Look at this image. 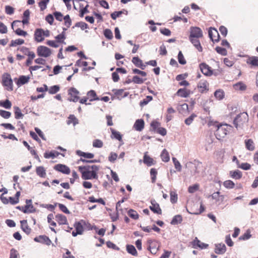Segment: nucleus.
Returning a JSON list of instances; mask_svg holds the SVG:
<instances>
[{
	"instance_id": "obj_1",
	"label": "nucleus",
	"mask_w": 258,
	"mask_h": 258,
	"mask_svg": "<svg viewBox=\"0 0 258 258\" xmlns=\"http://www.w3.org/2000/svg\"><path fill=\"white\" fill-rule=\"evenodd\" d=\"M99 169V166L96 165H87L78 167V170L81 173L82 178L85 180L98 179V172Z\"/></svg>"
},
{
	"instance_id": "obj_2",
	"label": "nucleus",
	"mask_w": 258,
	"mask_h": 258,
	"mask_svg": "<svg viewBox=\"0 0 258 258\" xmlns=\"http://www.w3.org/2000/svg\"><path fill=\"white\" fill-rule=\"evenodd\" d=\"M209 126L213 125L217 127L215 133L216 138L220 140L224 138L231 130L232 126L227 124H219L217 122L210 121L208 123Z\"/></svg>"
},
{
	"instance_id": "obj_3",
	"label": "nucleus",
	"mask_w": 258,
	"mask_h": 258,
	"mask_svg": "<svg viewBox=\"0 0 258 258\" xmlns=\"http://www.w3.org/2000/svg\"><path fill=\"white\" fill-rule=\"evenodd\" d=\"M1 83L3 86L7 91H12L13 90V82L10 74L5 73L2 75Z\"/></svg>"
},
{
	"instance_id": "obj_4",
	"label": "nucleus",
	"mask_w": 258,
	"mask_h": 258,
	"mask_svg": "<svg viewBox=\"0 0 258 258\" xmlns=\"http://www.w3.org/2000/svg\"><path fill=\"white\" fill-rule=\"evenodd\" d=\"M248 120V116L246 112L238 114L233 120V124L236 128L240 127Z\"/></svg>"
},
{
	"instance_id": "obj_5",
	"label": "nucleus",
	"mask_w": 258,
	"mask_h": 258,
	"mask_svg": "<svg viewBox=\"0 0 258 258\" xmlns=\"http://www.w3.org/2000/svg\"><path fill=\"white\" fill-rule=\"evenodd\" d=\"M49 34V31L48 30H44L42 28H37L34 32V39L38 42H41L44 40L45 37H48Z\"/></svg>"
},
{
	"instance_id": "obj_6",
	"label": "nucleus",
	"mask_w": 258,
	"mask_h": 258,
	"mask_svg": "<svg viewBox=\"0 0 258 258\" xmlns=\"http://www.w3.org/2000/svg\"><path fill=\"white\" fill-rule=\"evenodd\" d=\"M148 244V249L153 254H156L160 247L159 242L154 239H148L147 241Z\"/></svg>"
},
{
	"instance_id": "obj_7",
	"label": "nucleus",
	"mask_w": 258,
	"mask_h": 258,
	"mask_svg": "<svg viewBox=\"0 0 258 258\" xmlns=\"http://www.w3.org/2000/svg\"><path fill=\"white\" fill-rule=\"evenodd\" d=\"M37 53L39 56L47 57L50 55L51 52L47 47L39 46L37 48Z\"/></svg>"
},
{
	"instance_id": "obj_8",
	"label": "nucleus",
	"mask_w": 258,
	"mask_h": 258,
	"mask_svg": "<svg viewBox=\"0 0 258 258\" xmlns=\"http://www.w3.org/2000/svg\"><path fill=\"white\" fill-rule=\"evenodd\" d=\"M68 94L70 96L68 100L70 101L77 102L79 100V92L75 88H71L68 91Z\"/></svg>"
},
{
	"instance_id": "obj_9",
	"label": "nucleus",
	"mask_w": 258,
	"mask_h": 258,
	"mask_svg": "<svg viewBox=\"0 0 258 258\" xmlns=\"http://www.w3.org/2000/svg\"><path fill=\"white\" fill-rule=\"evenodd\" d=\"M203 36L202 30L197 27H191L190 28V35L189 38H199Z\"/></svg>"
},
{
	"instance_id": "obj_10",
	"label": "nucleus",
	"mask_w": 258,
	"mask_h": 258,
	"mask_svg": "<svg viewBox=\"0 0 258 258\" xmlns=\"http://www.w3.org/2000/svg\"><path fill=\"white\" fill-rule=\"evenodd\" d=\"M197 88L199 91L202 93L209 91V83L206 80H201L198 84Z\"/></svg>"
},
{
	"instance_id": "obj_11",
	"label": "nucleus",
	"mask_w": 258,
	"mask_h": 258,
	"mask_svg": "<svg viewBox=\"0 0 258 258\" xmlns=\"http://www.w3.org/2000/svg\"><path fill=\"white\" fill-rule=\"evenodd\" d=\"M191 244L193 248H199L201 249H206L208 248L209 246L208 244L201 242L197 237L195 238V239L191 242Z\"/></svg>"
},
{
	"instance_id": "obj_12",
	"label": "nucleus",
	"mask_w": 258,
	"mask_h": 258,
	"mask_svg": "<svg viewBox=\"0 0 258 258\" xmlns=\"http://www.w3.org/2000/svg\"><path fill=\"white\" fill-rule=\"evenodd\" d=\"M200 68L202 73L206 76H212V68L205 63L200 64Z\"/></svg>"
},
{
	"instance_id": "obj_13",
	"label": "nucleus",
	"mask_w": 258,
	"mask_h": 258,
	"mask_svg": "<svg viewBox=\"0 0 258 258\" xmlns=\"http://www.w3.org/2000/svg\"><path fill=\"white\" fill-rule=\"evenodd\" d=\"M75 231L72 232V235L74 237L77 235L82 234L84 231V228L80 222H76L74 224Z\"/></svg>"
},
{
	"instance_id": "obj_14",
	"label": "nucleus",
	"mask_w": 258,
	"mask_h": 258,
	"mask_svg": "<svg viewBox=\"0 0 258 258\" xmlns=\"http://www.w3.org/2000/svg\"><path fill=\"white\" fill-rule=\"evenodd\" d=\"M34 241L45 244L47 245H50L51 243V241L50 240L49 237L45 235H40L38 237H36L34 238Z\"/></svg>"
},
{
	"instance_id": "obj_15",
	"label": "nucleus",
	"mask_w": 258,
	"mask_h": 258,
	"mask_svg": "<svg viewBox=\"0 0 258 258\" xmlns=\"http://www.w3.org/2000/svg\"><path fill=\"white\" fill-rule=\"evenodd\" d=\"M151 206H150V210L154 213L158 214H161L162 210L160 208L159 205L156 202L155 200L151 201Z\"/></svg>"
},
{
	"instance_id": "obj_16",
	"label": "nucleus",
	"mask_w": 258,
	"mask_h": 258,
	"mask_svg": "<svg viewBox=\"0 0 258 258\" xmlns=\"http://www.w3.org/2000/svg\"><path fill=\"white\" fill-rule=\"evenodd\" d=\"M54 169L55 170L59 171L62 173L69 174H70L71 170L69 167L63 164H57L55 165Z\"/></svg>"
},
{
	"instance_id": "obj_17",
	"label": "nucleus",
	"mask_w": 258,
	"mask_h": 258,
	"mask_svg": "<svg viewBox=\"0 0 258 258\" xmlns=\"http://www.w3.org/2000/svg\"><path fill=\"white\" fill-rule=\"evenodd\" d=\"M209 36L213 42H215L219 41V35L215 29L211 28L209 30Z\"/></svg>"
},
{
	"instance_id": "obj_18",
	"label": "nucleus",
	"mask_w": 258,
	"mask_h": 258,
	"mask_svg": "<svg viewBox=\"0 0 258 258\" xmlns=\"http://www.w3.org/2000/svg\"><path fill=\"white\" fill-rule=\"evenodd\" d=\"M55 219L59 225H68V220L63 215L58 214L55 215Z\"/></svg>"
},
{
	"instance_id": "obj_19",
	"label": "nucleus",
	"mask_w": 258,
	"mask_h": 258,
	"mask_svg": "<svg viewBox=\"0 0 258 258\" xmlns=\"http://www.w3.org/2000/svg\"><path fill=\"white\" fill-rule=\"evenodd\" d=\"M226 251V247L224 243H218L215 244V252L217 254H222Z\"/></svg>"
},
{
	"instance_id": "obj_20",
	"label": "nucleus",
	"mask_w": 258,
	"mask_h": 258,
	"mask_svg": "<svg viewBox=\"0 0 258 258\" xmlns=\"http://www.w3.org/2000/svg\"><path fill=\"white\" fill-rule=\"evenodd\" d=\"M191 93V91L186 88H180L178 90L176 95L183 98L187 97Z\"/></svg>"
},
{
	"instance_id": "obj_21",
	"label": "nucleus",
	"mask_w": 258,
	"mask_h": 258,
	"mask_svg": "<svg viewBox=\"0 0 258 258\" xmlns=\"http://www.w3.org/2000/svg\"><path fill=\"white\" fill-rule=\"evenodd\" d=\"M30 80V77L26 76H21L16 81V83L18 87L27 83Z\"/></svg>"
},
{
	"instance_id": "obj_22",
	"label": "nucleus",
	"mask_w": 258,
	"mask_h": 258,
	"mask_svg": "<svg viewBox=\"0 0 258 258\" xmlns=\"http://www.w3.org/2000/svg\"><path fill=\"white\" fill-rule=\"evenodd\" d=\"M47 222L50 225V228L51 230L54 233H56V230L54 229V227H55L56 226V223L54 221H53V219H54V216L53 214H49L48 215L47 217Z\"/></svg>"
},
{
	"instance_id": "obj_23",
	"label": "nucleus",
	"mask_w": 258,
	"mask_h": 258,
	"mask_svg": "<svg viewBox=\"0 0 258 258\" xmlns=\"http://www.w3.org/2000/svg\"><path fill=\"white\" fill-rule=\"evenodd\" d=\"M132 61L137 67L140 68L142 70H144L146 68V65L143 64L142 60L139 57H134Z\"/></svg>"
},
{
	"instance_id": "obj_24",
	"label": "nucleus",
	"mask_w": 258,
	"mask_h": 258,
	"mask_svg": "<svg viewBox=\"0 0 258 258\" xmlns=\"http://www.w3.org/2000/svg\"><path fill=\"white\" fill-rule=\"evenodd\" d=\"M114 95L118 99L120 100L126 97L128 95V92H124L123 89H118L115 90Z\"/></svg>"
},
{
	"instance_id": "obj_25",
	"label": "nucleus",
	"mask_w": 258,
	"mask_h": 258,
	"mask_svg": "<svg viewBox=\"0 0 258 258\" xmlns=\"http://www.w3.org/2000/svg\"><path fill=\"white\" fill-rule=\"evenodd\" d=\"M110 131L111 132V138L112 139L114 138L118 140L119 142H122V144H123V143L122 139V136L120 134V133L112 128H110Z\"/></svg>"
},
{
	"instance_id": "obj_26",
	"label": "nucleus",
	"mask_w": 258,
	"mask_h": 258,
	"mask_svg": "<svg viewBox=\"0 0 258 258\" xmlns=\"http://www.w3.org/2000/svg\"><path fill=\"white\" fill-rule=\"evenodd\" d=\"M20 222L22 230L27 235L29 234L31 232V229L28 225L27 220H24Z\"/></svg>"
},
{
	"instance_id": "obj_27",
	"label": "nucleus",
	"mask_w": 258,
	"mask_h": 258,
	"mask_svg": "<svg viewBox=\"0 0 258 258\" xmlns=\"http://www.w3.org/2000/svg\"><path fill=\"white\" fill-rule=\"evenodd\" d=\"M191 43L199 51L201 52L203 50L202 47L201 45L199 38H189Z\"/></svg>"
},
{
	"instance_id": "obj_28",
	"label": "nucleus",
	"mask_w": 258,
	"mask_h": 258,
	"mask_svg": "<svg viewBox=\"0 0 258 258\" xmlns=\"http://www.w3.org/2000/svg\"><path fill=\"white\" fill-rule=\"evenodd\" d=\"M134 127L137 131H141L144 127V121L143 119H138L136 121Z\"/></svg>"
},
{
	"instance_id": "obj_29",
	"label": "nucleus",
	"mask_w": 258,
	"mask_h": 258,
	"mask_svg": "<svg viewBox=\"0 0 258 258\" xmlns=\"http://www.w3.org/2000/svg\"><path fill=\"white\" fill-rule=\"evenodd\" d=\"M229 175L231 178L234 179H240L242 176V172L238 170L230 171Z\"/></svg>"
},
{
	"instance_id": "obj_30",
	"label": "nucleus",
	"mask_w": 258,
	"mask_h": 258,
	"mask_svg": "<svg viewBox=\"0 0 258 258\" xmlns=\"http://www.w3.org/2000/svg\"><path fill=\"white\" fill-rule=\"evenodd\" d=\"M143 162L148 166H151V165L155 164L153 159L148 156L147 153L144 154Z\"/></svg>"
},
{
	"instance_id": "obj_31",
	"label": "nucleus",
	"mask_w": 258,
	"mask_h": 258,
	"mask_svg": "<svg viewBox=\"0 0 258 258\" xmlns=\"http://www.w3.org/2000/svg\"><path fill=\"white\" fill-rule=\"evenodd\" d=\"M23 145L28 149V150L30 151V152L31 153V154L32 155H34V158L37 160H39V156L37 154V153L36 152V151L32 147H31L29 144H28V143L25 141H24L23 142Z\"/></svg>"
},
{
	"instance_id": "obj_32",
	"label": "nucleus",
	"mask_w": 258,
	"mask_h": 258,
	"mask_svg": "<svg viewBox=\"0 0 258 258\" xmlns=\"http://www.w3.org/2000/svg\"><path fill=\"white\" fill-rule=\"evenodd\" d=\"M246 62L253 67H258V57L250 56L247 59Z\"/></svg>"
},
{
	"instance_id": "obj_33",
	"label": "nucleus",
	"mask_w": 258,
	"mask_h": 258,
	"mask_svg": "<svg viewBox=\"0 0 258 258\" xmlns=\"http://www.w3.org/2000/svg\"><path fill=\"white\" fill-rule=\"evenodd\" d=\"M63 31L61 33L57 35L55 37L56 41H57L58 43H62L66 44V43L64 41L66 39L64 31L66 30H67V29L63 28Z\"/></svg>"
},
{
	"instance_id": "obj_34",
	"label": "nucleus",
	"mask_w": 258,
	"mask_h": 258,
	"mask_svg": "<svg viewBox=\"0 0 258 258\" xmlns=\"http://www.w3.org/2000/svg\"><path fill=\"white\" fill-rule=\"evenodd\" d=\"M59 153L55 151H51V152H46L44 154V157L46 159L51 158L54 159L59 155Z\"/></svg>"
},
{
	"instance_id": "obj_35",
	"label": "nucleus",
	"mask_w": 258,
	"mask_h": 258,
	"mask_svg": "<svg viewBox=\"0 0 258 258\" xmlns=\"http://www.w3.org/2000/svg\"><path fill=\"white\" fill-rule=\"evenodd\" d=\"M87 98L90 101H93L94 100H98L99 99L97 97L96 92L94 90L89 91L87 94Z\"/></svg>"
},
{
	"instance_id": "obj_36",
	"label": "nucleus",
	"mask_w": 258,
	"mask_h": 258,
	"mask_svg": "<svg viewBox=\"0 0 258 258\" xmlns=\"http://www.w3.org/2000/svg\"><path fill=\"white\" fill-rule=\"evenodd\" d=\"M233 88L237 91H244L246 89V86L242 82H239L235 84Z\"/></svg>"
},
{
	"instance_id": "obj_37",
	"label": "nucleus",
	"mask_w": 258,
	"mask_h": 258,
	"mask_svg": "<svg viewBox=\"0 0 258 258\" xmlns=\"http://www.w3.org/2000/svg\"><path fill=\"white\" fill-rule=\"evenodd\" d=\"M36 172L37 175L40 177H45L46 176V170L43 166L37 167Z\"/></svg>"
},
{
	"instance_id": "obj_38",
	"label": "nucleus",
	"mask_w": 258,
	"mask_h": 258,
	"mask_svg": "<svg viewBox=\"0 0 258 258\" xmlns=\"http://www.w3.org/2000/svg\"><path fill=\"white\" fill-rule=\"evenodd\" d=\"M246 148L249 151L254 150V145L253 141L251 139H248L245 141Z\"/></svg>"
},
{
	"instance_id": "obj_39",
	"label": "nucleus",
	"mask_w": 258,
	"mask_h": 258,
	"mask_svg": "<svg viewBox=\"0 0 258 258\" xmlns=\"http://www.w3.org/2000/svg\"><path fill=\"white\" fill-rule=\"evenodd\" d=\"M126 251H127L128 253L131 254L134 256H137L138 255L137 251L135 247L133 245H127Z\"/></svg>"
},
{
	"instance_id": "obj_40",
	"label": "nucleus",
	"mask_w": 258,
	"mask_h": 258,
	"mask_svg": "<svg viewBox=\"0 0 258 258\" xmlns=\"http://www.w3.org/2000/svg\"><path fill=\"white\" fill-rule=\"evenodd\" d=\"M77 154L84 157L85 158L91 159L94 157V155L91 153H85L80 150H77L76 151Z\"/></svg>"
},
{
	"instance_id": "obj_41",
	"label": "nucleus",
	"mask_w": 258,
	"mask_h": 258,
	"mask_svg": "<svg viewBox=\"0 0 258 258\" xmlns=\"http://www.w3.org/2000/svg\"><path fill=\"white\" fill-rule=\"evenodd\" d=\"M161 157L162 159V160L164 162H167L170 160L169 155L168 152L166 149H164L161 154Z\"/></svg>"
},
{
	"instance_id": "obj_42",
	"label": "nucleus",
	"mask_w": 258,
	"mask_h": 258,
	"mask_svg": "<svg viewBox=\"0 0 258 258\" xmlns=\"http://www.w3.org/2000/svg\"><path fill=\"white\" fill-rule=\"evenodd\" d=\"M30 11L29 10H26L23 13V18L22 22L23 24H27L29 23Z\"/></svg>"
},
{
	"instance_id": "obj_43",
	"label": "nucleus",
	"mask_w": 258,
	"mask_h": 258,
	"mask_svg": "<svg viewBox=\"0 0 258 258\" xmlns=\"http://www.w3.org/2000/svg\"><path fill=\"white\" fill-rule=\"evenodd\" d=\"M24 42V40L20 38L12 40L11 41L10 46L15 47L19 45L23 44Z\"/></svg>"
},
{
	"instance_id": "obj_44",
	"label": "nucleus",
	"mask_w": 258,
	"mask_h": 258,
	"mask_svg": "<svg viewBox=\"0 0 258 258\" xmlns=\"http://www.w3.org/2000/svg\"><path fill=\"white\" fill-rule=\"evenodd\" d=\"M223 186L227 189H232L235 186L234 182L231 180H227L223 182Z\"/></svg>"
},
{
	"instance_id": "obj_45",
	"label": "nucleus",
	"mask_w": 258,
	"mask_h": 258,
	"mask_svg": "<svg viewBox=\"0 0 258 258\" xmlns=\"http://www.w3.org/2000/svg\"><path fill=\"white\" fill-rule=\"evenodd\" d=\"M182 221V218L181 215H175L172 219L171 224L172 225H176L178 223H180Z\"/></svg>"
},
{
	"instance_id": "obj_46",
	"label": "nucleus",
	"mask_w": 258,
	"mask_h": 258,
	"mask_svg": "<svg viewBox=\"0 0 258 258\" xmlns=\"http://www.w3.org/2000/svg\"><path fill=\"white\" fill-rule=\"evenodd\" d=\"M14 109L15 118L18 119L23 117V114L22 113L21 109L18 107H14Z\"/></svg>"
},
{
	"instance_id": "obj_47",
	"label": "nucleus",
	"mask_w": 258,
	"mask_h": 258,
	"mask_svg": "<svg viewBox=\"0 0 258 258\" xmlns=\"http://www.w3.org/2000/svg\"><path fill=\"white\" fill-rule=\"evenodd\" d=\"M170 202L172 204H175L177 202L178 195L175 191H171L170 192Z\"/></svg>"
},
{
	"instance_id": "obj_48",
	"label": "nucleus",
	"mask_w": 258,
	"mask_h": 258,
	"mask_svg": "<svg viewBox=\"0 0 258 258\" xmlns=\"http://www.w3.org/2000/svg\"><path fill=\"white\" fill-rule=\"evenodd\" d=\"M212 198L213 200L218 201H222L224 199V196L223 195H220V192L217 191L214 192L212 195Z\"/></svg>"
},
{
	"instance_id": "obj_49",
	"label": "nucleus",
	"mask_w": 258,
	"mask_h": 258,
	"mask_svg": "<svg viewBox=\"0 0 258 258\" xmlns=\"http://www.w3.org/2000/svg\"><path fill=\"white\" fill-rule=\"evenodd\" d=\"M60 88L58 85H54L48 88V92L50 94H54L59 91Z\"/></svg>"
},
{
	"instance_id": "obj_50",
	"label": "nucleus",
	"mask_w": 258,
	"mask_h": 258,
	"mask_svg": "<svg viewBox=\"0 0 258 258\" xmlns=\"http://www.w3.org/2000/svg\"><path fill=\"white\" fill-rule=\"evenodd\" d=\"M27 56H28V57L26 62V65L27 66H29L32 64V60L35 57V54L34 52L32 51L30 53H29V54Z\"/></svg>"
},
{
	"instance_id": "obj_51",
	"label": "nucleus",
	"mask_w": 258,
	"mask_h": 258,
	"mask_svg": "<svg viewBox=\"0 0 258 258\" xmlns=\"http://www.w3.org/2000/svg\"><path fill=\"white\" fill-rule=\"evenodd\" d=\"M128 215L133 219L137 220L139 218V214L136 211L133 209H130L128 211Z\"/></svg>"
},
{
	"instance_id": "obj_52",
	"label": "nucleus",
	"mask_w": 258,
	"mask_h": 258,
	"mask_svg": "<svg viewBox=\"0 0 258 258\" xmlns=\"http://www.w3.org/2000/svg\"><path fill=\"white\" fill-rule=\"evenodd\" d=\"M215 97L218 100H221L223 98L224 93L221 90H216L214 93Z\"/></svg>"
},
{
	"instance_id": "obj_53",
	"label": "nucleus",
	"mask_w": 258,
	"mask_h": 258,
	"mask_svg": "<svg viewBox=\"0 0 258 258\" xmlns=\"http://www.w3.org/2000/svg\"><path fill=\"white\" fill-rule=\"evenodd\" d=\"M150 175L152 182L153 183H155L156 180V176L157 175V170L155 168H151L150 170Z\"/></svg>"
},
{
	"instance_id": "obj_54",
	"label": "nucleus",
	"mask_w": 258,
	"mask_h": 258,
	"mask_svg": "<svg viewBox=\"0 0 258 258\" xmlns=\"http://www.w3.org/2000/svg\"><path fill=\"white\" fill-rule=\"evenodd\" d=\"M73 123L76 125L78 123V120L74 115H70L68 117V124Z\"/></svg>"
},
{
	"instance_id": "obj_55",
	"label": "nucleus",
	"mask_w": 258,
	"mask_h": 258,
	"mask_svg": "<svg viewBox=\"0 0 258 258\" xmlns=\"http://www.w3.org/2000/svg\"><path fill=\"white\" fill-rule=\"evenodd\" d=\"M172 161L173 162V164L174 165V167L175 169L178 171H181V165L180 163V162L177 160V159L175 157H172Z\"/></svg>"
},
{
	"instance_id": "obj_56",
	"label": "nucleus",
	"mask_w": 258,
	"mask_h": 258,
	"mask_svg": "<svg viewBox=\"0 0 258 258\" xmlns=\"http://www.w3.org/2000/svg\"><path fill=\"white\" fill-rule=\"evenodd\" d=\"M145 80L146 79L141 78L138 76H134L132 79L133 82H134L135 84H141L143 83Z\"/></svg>"
},
{
	"instance_id": "obj_57",
	"label": "nucleus",
	"mask_w": 258,
	"mask_h": 258,
	"mask_svg": "<svg viewBox=\"0 0 258 258\" xmlns=\"http://www.w3.org/2000/svg\"><path fill=\"white\" fill-rule=\"evenodd\" d=\"M199 188V184H195L192 185H190L188 188V191L189 193L192 194L195 192L196 191L198 190Z\"/></svg>"
},
{
	"instance_id": "obj_58",
	"label": "nucleus",
	"mask_w": 258,
	"mask_h": 258,
	"mask_svg": "<svg viewBox=\"0 0 258 258\" xmlns=\"http://www.w3.org/2000/svg\"><path fill=\"white\" fill-rule=\"evenodd\" d=\"M196 117L197 115H196L194 113H192L190 116H189L188 118L185 119V123L187 125H189L192 122L195 118Z\"/></svg>"
},
{
	"instance_id": "obj_59",
	"label": "nucleus",
	"mask_w": 258,
	"mask_h": 258,
	"mask_svg": "<svg viewBox=\"0 0 258 258\" xmlns=\"http://www.w3.org/2000/svg\"><path fill=\"white\" fill-rule=\"evenodd\" d=\"M178 60L181 64H185L186 63V60L181 51L179 52L178 54Z\"/></svg>"
},
{
	"instance_id": "obj_60",
	"label": "nucleus",
	"mask_w": 258,
	"mask_h": 258,
	"mask_svg": "<svg viewBox=\"0 0 258 258\" xmlns=\"http://www.w3.org/2000/svg\"><path fill=\"white\" fill-rule=\"evenodd\" d=\"M103 143L102 141L99 139H95L93 142V146L95 148H101L103 147Z\"/></svg>"
},
{
	"instance_id": "obj_61",
	"label": "nucleus",
	"mask_w": 258,
	"mask_h": 258,
	"mask_svg": "<svg viewBox=\"0 0 258 258\" xmlns=\"http://www.w3.org/2000/svg\"><path fill=\"white\" fill-rule=\"evenodd\" d=\"M215 50L218 53L221 54L222 55L225 56L227 55V51L224 48L217 46L216 47Z\"/></svg>"
},
{
	"instance_id": "obj_62",
	"label": "nucleus",
	"mask_w": 258,
	"mask_h": 258,
	"mask_svg": "<svg viewBox=\"0 0 258 258\" xmlns=\"http://www.w3.org/2000/svg\"><path fill=\"white\" fill-rule=\"evenodd\" d=\"M251 234L250 231L247 230L242 235L240 236L239 238L240 240H245L250 238Z\"/></svg>"
},
{
	"instance_id": "obj_63",
	"label": "nucleus",
	"mask_w": 258,
	"mask_h": 258,
	"mask_svg": "<svg viewBox=\"0 0 258 258\" xmlns=\"http://www.w3.org/2000/svg\"><path fill=\"white\" fill-rule=\"evenodd\" d=\"M104 35L105 37L108 39H111L113 38L112 32L109 29H106L104 31Z\"/></svg>"
},
{
	"instance_id": "obj_64",
	"label": "nucleus",
	"mask_w": 258,
	"mask_h": 258,
	"mask_svg": "<svg viewBox=\"0 0 258 258\" xmlns=\"http://www.w3.org/2000/svg\"><path fill=\"white\" fill-rule=\"evenodd\" d=\"M0 115L4 118H9L11 115V113L6 110H0Z\"/></svg>"
}]
</instances>
